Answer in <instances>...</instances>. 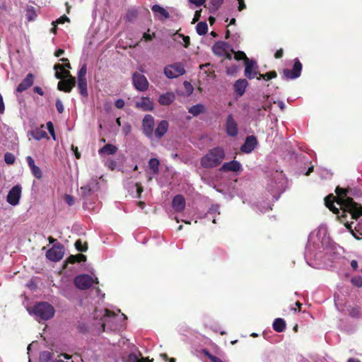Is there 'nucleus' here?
<instances>
[{
  "label": "nucleus",
  "instance_id": "nucleus-1",
  "mask_svg": "<svg viewBox=\"0 0 362 362\" xmlns=\"http://www.w3.org/2000/svg\"><path fill=\"white\" fill-rule=\"evenodd\" d=\"M349 188H341L339 186L336 187L337 197L329 194L325 198V206L334 214H337V218L349 230L351 235L359 240L354 233L351 224L347 221L346 214H349L351 219L357 221L362 216V206L354 202V199L348 197Z\"/></svg>",
  "mask_w": 362,
  "mask_h": 362
},
{
  "label": "nucleus",
  "instance_id": "nucleus-2",
  "mask_svg": "<svg viewBox=\"0 0 362 362\" xmlns=\"http://www.w3.org/2000/svg\"><path fill=\"white\" fill-rule=\"evenodd\" d=\"M225 156L226 153L222 147H214L201 158L200 164L204 168H214L222 163Z\"/></svg>",
  "mask_w": 362,
  "mask_h": 362
},
{
  "label": "nucleus",
  "instance_id": "nucleus-3",
  "mask_svg": "<svg viewBox=\"0 0 362 362\" xmlns=\"http://www.w3.org/2000/svg\"><path fill=\"white\" fill-rule=\"evenodd\" d=\"M32 313L38 320H48L54 316V309L49 303L47 302H41L37 303L33 307Z\"/></svg>",
  "mask_w": 362,
  "mask_h": 362
},
{
  "label": "nucleus",
  "instance_id": "nucleus-4",
  "mask_svg": "<svg viewBox=\"0 0 362 362\" xmlns=\"http://www.w3.org/2000/svg\"><path fill=\"white\" fill-rule=\"evenodd\" d=\"M164 74L168 78H175L185 74V70L182 63H174L164 67Z\"/></svg>",
  "mask_w": 362,
  "mask_h": 362
},
{
  "label": "nucleus",
  "instance_id": "nucleus-5",
  "mask_svg": "<svg viewBox=\"0 0 362 362\" xmlns=\"http://www.w3.org/2000/svg\"><path fill=\"white\" fill-rule=\"evenodd\" d=\"M64 255V245L57 242L53 246L47 251L46 257L48 259L52 262L60 261Z\"/></svg>",
  "mask_w": 362,
  "mask_h": 362
},
{
  "label": "nucleus",
  "instance_id": "nucleus-6",
  "mask_svg": "<svg viewBox=\"0 0 362 362\" xmlns=\"http://www.w3.org/2000/svg\"><path fill=\"white\" fill-rule=\"evenodd\" d=\"M93 282V279L88 274L78 275L74 280V285L80 290L88 289L92 286Z\"/></svg>",
  "mask_w": 362,
  "mask_h": 362
},
{
  "label": "nucleus",
  "instance_id": "nucleus-7",
  "mask_svg": "<svg viewBox=\"0 0 362 362\" xmlns=\"http://www.w3.org/2000/svg\"><path fill=\"white\" fill-rule=\"evenodd\" d=\"M132 82L134 88L139 91H146L148 88V81L146 77L138 72L132 74Z\"/></svg>",
  "mask_w": 362,
  "mask_h": 362
},
{
  "label": "nucleus",
  "instance_id": "nucleus-8",
  "mask_svg": "<svg viewBox=\"0 0 362 362\" xmlns=\"http://www.w3.org/2000/svg\"><path fill=\"white\" fill-rule=\"evenodd\" d=\"M302 71V64L298 58L294 59L293 69H285L283 71L284 76L286 79H295L300 76Z\"/></svg>",
  "mask_w": 362,
  "mask_h": 362
},
{
  "label": "nucleus",
  "instance_id": "nucleus-9",
  "mask_svg": "<svg viewBox=\"0 0 362 362\" xmlns=\"http://www.w3.org/2000/svg\"><path fill=\"white\" fill-rule=\"evenodd\" d=\"M154 118L151 115H146L142 121L143 133L148 137L151 139L154 131Z\"/></svg>",
  "mask_w": 362,
  "mask_h": 362
},
{
  "label": "nucleus",
  "instance_id": "nucleus-10",
  "mask_svg": "<svg viewBox=\"0 0 362 362\" xmlns=\"http://www.w3.org/2000/svg\"><path fill=\"white\" fill-rule=\"evenodd\" d=\"M21 187L16 185L13 187L8 192L6 197V201L13 206H16L19 203L21 197Z\"/></svg>",
  "mask_w": 362,
  "mask_h": 362
},
{
  "label": "nucleus",
  "instance_id": "nucleus-11",
  "mask_svg": "<svg viewBox=\"0 0 362 362\" xmlns=\"http://www.w3.org/2000/svg\"><path fill=\"white\" fill-rule=\"evenodd\" d=\"M99 183L95 179H91L86 185L80 188L81 194L83 198L89 197L93 192L98 189Z\"/></svg>",
  "mask_w": 362,
  "mask_h": 362
},
{
  "label": "nucleus",
  "instance_id": "nucleus-12",
  "mask_svg": "<svg viewBox=\"0 0 362 362\" xmlns=\"http://www.w3.org/2000/svg\"><path fill=\"white\" fill-rule=\"evenodd\" d=\"M226 132L228 136L233 137L237 136L238 133V124L231 114L226 118Z\"/></svg>",
  "mask_w": 362,
  "mask_h": 362
},
{
  "label": "nucleus",
  "instance_id": "nucleus-13",
  "mask_svg": "<svg viewBox=\"0 0 362 362\" xmlns=\"http://www.w3.org/2000/svg\"><path fill=\"white\" fill-rule=\"evenodd\" d=\"M258 142L257 137L251 135L246 137L245 143L241 146L240 151L245 153H251L257 146Z\"/></svg>",
  "mask_w": 362,
  "mask_h": 362
},
{
  "label": "nucleus",
  "instance_id": "nucleus-14",
  "mask_svg": "<svg viewBox=\"0 0 362 362\" xmlns=\"http://www.w3.org/2000/svg\"><path fill=\"white\" fill-rule=\"evenodd\" d=\"M76 81L75 77L62 79L58 82L57 88L61 91H64L65 93H70L74 88V87L76 86Z\"/></svg>",
  "mask_w": 362,
  "mask_h": 362
},
{
  "label": "nucleus",
  "instance_id": "nucleus-15",
  "mask_svg": "<svg viewBox=\"0 0 362 362\" xmlns=\"http://www.w3.org/2000/svg\"><path fill=\"white\" fill-rule=\"evenodd\" d=\"M256 62L249 59L245 62V76L248 79H252L257 76L258 71L255 70Z\"/></svg>",
  "mask_w": 362,
  "mask_h": 362
},
{
  "label": "nucleus",
  "instance_id": "nucleus-16",
  "mask_svg": "<svg viewBox=\"0 0 362 362\" xmlns=\"http://www.w3.org/2000/svg\"><path fill=\"white\" fill-rule=\"evenodd\" d=\"M219 170L223 172L237 173L242 170V165L239 161L233 160L224 163Z\"/></svg>",
  "mask_w": 362,
  "mask_h": 362
},
{
  "label": "nucleus",
  "instance_id": "nucleus-17",
  "mask_svg": "<svg viewBox=\"0 0 362 362\" xmlns=\"http://www.w3.org/2000/svg\"><path fill=\"white\" fill-rule=\"evenodd\" d=\"M151 10L154 13L155 18L160 21H164L170 18L169 12L158 4H154L151 6Z\"/></svg>",
  "mask_w": 362,
  "mask_h": 362
},
{
  "label": "nucleus",
  "instance_id": "nucleus-18",
  "mask_svg": "<svg viewBox=\"0 0 362 362\" xmlns=\"http://www.w3.org/2000/svg\"><path fill=\"white\" fill-rule=\"evenodd\" d=\"M55 70V77L57 79H66L74 77L69 70L64 69V66L61 64H55L54 66Z\"/></svg>",
  "mask_w": 362,
  "mask_h": 362
},
{
  "label": "nucleus",
  "instance_id": "nucleus-19",
  "mask_svg": "<svg viewBox=\"0 0 362 362\" xmlns=\"http://www.w3.org/2000/svg\"><path fill=\"white\" fill-rule=\"evenodd\" d=\"M230 47V45L228 42L218 41L214 45L212 50L215 55L222 57Z\"/></svg>",
  "mask_w": 362,
  "mask_h": 362
},
{
  "label": "nucleus",
  "instance_id": "nucleus-20",
  "mask_svg": "<svg viewBox=\"0 0 362 362\" xmlns=\"http://www.w3.org/2000/svg\"><path fill=\"white\" fill-rule=\"evenodd\" d=\"M34 83V75L31 73L27 74L26 77L18 86L16 91L22 93L33 86Z\"/></svg>",
  "mask_w": 362,
  "mask_h": 362
},
{
  "label": "nucleus",
  "instance_id": "nucleus-21",
  "mask_svg": "<svg viewBox=\"0 0 362 362\" xmlns=\"http://www.w3.org/2000/svg\"><path fill=\"white\" fill-rule=\"evenodd\" d=\"M26 160L32 175L36 179H41L42 177V172L38 166L35 165L34 159L31 156H28L26 157Z\"/></svg>",
  "mask_w": 362,
  "mask_h": 362
},
{
  "label": "nucleus",
  "instance_id": "nucleus-22",
  "mask_svg": "<svg viewBox=\"0 0 362 362\" xmlns=\"http://www.w3.org/2000/svg\"><path fill=\"white\" fill-rule=\"evenodd\" d=\"M172 206L177 212H182L185 208V199L181 194L175 196L173 199Z\"/></svg>",
  "mask_w": 362,
  "mask_h": 362
},
{
  "label": "nucleus",
  "instance_id": "nucleus-23",
  "mask_svg": "<svg viewBox=\"0 0 362 362\" xmlns=\"http://www.w3.org/2000/svg\"><path fill=\"white\" fill-rule=\"evenodd\" d=\"M168 126H169V124H168V121H166V120L160 121L158 123L155 131H153L155 136L158 139H161L167 132V131L168 129Z\"/></svg>",
  "mask_w": 362,
  "mask_h": 362
},
{
  "label": "nucleus",
  "instance_id": "nucleus-24",
  "mask_svg": "<svg viewBox=\"0 0 362 362\" xmlns=\"http://www.w3.org/2000/svg\"><path fill=\"white\" fill-rule=\"evenodd\" d=\"M135 107L144 111H149L153 109V104L149 98L143 97L140 101L136 103Z\"/></svg>",
  "mask_w": 362,
  "mask_h": 362
},
{
  "label": "nucleus",
  "instance_id": "nucleus-25",
  "mask_svg": "<svg viewBox=\"0 0 362 362\" xmlns=\"http://www.w3.org/2000/svg\"><path fill=\"white\" fill-rule=\"evenodd\" d=\"M247 86V81L245 78H240L235 82L234 90L239 96H242L245 93Z\"/></svg>",
  "mask_w": 362,
  "mask_h": 362
},
{
  "label": "nucleus",
  "instance_id": "nucleus-26",
  "mask_svg": "<svg viewBox=\"0 0 362 362\" xmlns=\"http://www.w3.org/2000/svg\"><path fill=\"white\" fill-rule=\"evenodd\" d=\"M44 125L42 124L40 128H35L32 130L30 134L36 140H41L44 138H47V132L43 129Z\"/></svg>",
  "mask_w": 362,
  "mask_h": 362
},
{
  "label": "nucleus",
  "instance_id": "nucleus-27",
  "mask_svg": "<svg viewBox=\"0 0 362 362\" xmlns=\"http://www.w3.org/2000/svg\"><path fill=\"white\" fill-rule=\"evenodd\" d=\"M175 99V95L172 93L163 94L159 97L158 102L162 105H170Z\"/></svg>",
  "mask_w": 362,
  "mask_h": 362
},
{
  "label": "nucleus",
  "instance_id": "nucleus-28",
  "mask_svg": "<svg viewBox=\"0 0 362 362\" xmlns=\"http://www.w3.org/2000/svg\"><path fill=\"white\" fill-rule=\"evenodd\" d=\"M117 151V147L113 144H107L105 145L103 148H101L98 153L100 155H113Z\"/></svg>",
  "mask_w": 362,
  "mask_h": 362
},
{
  "label": "nucleus",
  "instance_id": "nucleus-29",
  "mask_svg": "<svg viewBox=\"0 0 362 362\" xmlns=\"http://www.w3.org/2000/svg\"><path fill=\"white\" fill-rule=\"evenodd\" d=\"M272 327L277 332H282L286 329V322L282 318H276L273 322Z\"/></svg>",
  "mask_w": 362,
  "mask_h": 362
},
{
  "label": "nucleus",
  "instance_id": "nucleus-30",
  "mask_svg": "<svg viewBox=\"0 0 362 362\" xmlns=\"http://www.w3.org/2000/svg\"><path fill=\"white\" fill-rule=\"evenodd\" d=\"M77 87L81 95L86 98L88 95L87 80L77 81Z\"/></svg>",
  "mask_w": 362,
  "mask_h": 362
},
{
  "label": "nucleus",
  "instance_id": "nucleus-31",
  "mask_svg": "<svg viewBox=\"0 0 362 362\" xmlns=\"http://www.w3.org/2000/svg\"><path fill=\"white\" fill-rule=\"evenodd\" d=\"M160 161L156 158H151L148 161V167L152 170L154 175H158L159 173Z\"/></svg>",
  "mask_w": 362,
  "mask_h": 362
},
{
  "label": "nucleus",
  "instance_id": "nucleus-32",
  "mask_svg": "<svg viewBox=\"0 0 362 362\" xmlns=\"http://www.w3.org/2000/svg\"><path fill=\"white\" fill-rule=\"evenodd\" d=\"M204 111V106L202 104H197L189 109V112L193 116H197Z\"/></svg>",
  "mask_w": 362,
  "mask_h": 362
},
{
  "label": "nucleus",
  "instance_id": "nucleus-33",
  "mask_svg": "<svg viewBox=\"0 0 362 362\" xmlns=\"http://www.w3.org/2000/svg\"><path fill=\"white\" fill-rule=\"evenodd\" d=\"M197 33L199 35H204L208 32V25L205 21L199 22L196 26Z\"/></svg>",
  "mask_w": 362,
  "mask_h": 362
},
{
  "label": "nucleus",
  "instance_id": "nucleus-34",
  "mask_svg": "<svg viewBox=\"0 0 362 362\" xmlns=\"http://www.w3.org/2000/svg\"><path fill=\"white\" fill-rule=\"evenodd\" d=\"M257 74H259V76L257 77V79H264L265 81H269L272 78H275L276 76H277V74L275 71H269L266 74H259L258 73Z\"/></svg>",
  "mask_w": 362,
  "mask_h": 362
},
{
  "label": "nucleus",
  "instance_id": "nucleus-35",
  "mask_svg": "<svg viewBox=\"0 0 362 362\" xmlns=\"http://www.w3.org/2000/svg\"><path fill=\"white\" fill-rule=\"evenodd\" d=\"M52 353L48 351H42L40 354L39 360L40 362H49L52 359Z\"/></svg>",
  "mask_w": 362,
  "mask_h": 362
},
{
  "label": "nucleus",
  "instance_id": "nucleus-36",
  "mask_svg": "<svg viewBox=\"0 0 362 362\" xmlns=\"http://www.w3.org/2000/svg\"><path fill=\"white\" fill-rule=\"evenodd\" d=\"M223 3V0H211L209 3V9L211 12L216 11Z\"/></svg>",
  "mask_w": 362,
  "mask_h": 362
},
{
  "label": "nucleus",
  "instance_id": "nucleus-37",
  "mask_svg": "<svg viewBox=\"0 0 362 362\" xmlns=\"http://www.w3.org/2000/svg\"><path fill=\"white\" fill-rule=\"evenodd\" d=\"M87 67L86 64H83L78 71L77 78L78 81L86 80Z\"/></svg>",
  "mask_w": 362,
  "mask_h": 362
},
{
  "label": "nucleus",
  "instance_id": "nucleus-38",
  "mask_svg": "<svg viewBox=\"0 0 362 362\" xmlns=\"http://www.w3.org/2000/svg\"><path fill=\"white\" fill-rule=\"evenodd\" d=\"M230 50L234 53V58L237 61L244 60V62H245L246 59H248L245 53L243 51L235 52L233 49H230Z\"/></svg>",
  "mask_w": 362,
  "mask_h": 362
},
{
  "label": "nucleus",
  "instance_id": "nucleus-39",
  "mask_svg": "<svg viewBox=\"0 0 362 362\" xmlns=\"http://www.w3.org/2000/svg\"><path fill=\"white\" fill-rule=\"evenodd\" d=\"M361 216H362L360 217ZM353 231L356 234V237L360 238L359 240L362 239V218L358 222Z\"/></svg>",
  "mask_w": 362,
  "mask_h": 362
},
{
  "label": "nucleus",
  "instance_id": "nucleus-40",
  "mask_svg": "<svg viewBox=\"0 0 362 362\" xmlns=\"http://www.w3.org/2000/svg\"><path fill=\"white\" fill-rule=\"evenodd\" d=\"M16 157L15 156L9 152H6L4 154V161L8 165H13L15 163Z\"/></svg>",
  "mask_w": 362,
  "mask_h": 362
},
{
  "label": "nucleus",
  "instance_id": "nucleus-41",
  "mask_svg": "<svg viewBox=\"0 0 362 362\" xmlns=\"http://www.w3.org/2000/svg\"><path fill=\"white\" fill-rule=\"evenodd\" d=\"M72 293L73 288L71 287L64 288L61 291L62 295L69 299L73 297Z\"/></svg>",
  "mask_w": 362,
  "mask_h": 362
},
{
  "label": "nucleus",
  "instance_id": "nucleus-42",
  "mask_svg": "<svg viewBox=\"0 0 362 362\" xmlns=\"http://www.w3.org/2000/svg\"><path fill=\"white\" fill-rule=\"evenodd\" d=\"M37 16L36 12L33 8H28L26 11V18L28 21H33Z\"/></svg>",
  "mask_w": 362,
  "mask_h": 362
},
{
  "label": "nucleus",
  "instance_id": "nucleus-43",
  "mask_svg": "<svg viewBox=\"0 0 362 362\" xmlns=\"http://www.w3.org/2000/svg\"><path fill=\"white\" fill-rule=\"evenodd\" d=\"M75 247L80 252H86L88 250L87 244L86 243L85 245H83L82 241L80 239L76 241Z\"/></svg>",
  "mask_w": 362,
  "mask_h": 362
},
{
  "label": "nucleus",
  "instance_id": "nucleus-44",
  "mask_svg": "<svg viewBox=\"0 0 362 362\" xmlns=\"http://www.w3.org/2000/svg\"><path fill=\"white\" fill-rule=\"evenodd\" d=\"M105 165L111 170H114L117 167V163L114 160L109 159L106 161Z\"/></svg>",
  "mask_w": 362,
  "mask_h": 362
},
{
  "label": "nucleus",
  "instance_id": "nucleus-45",
  "mask_svg": "<svg viewBox=\"0 0 362 362\" xmlns=\"http://www.w3.org/2000/svg\"><path fill=\"white\" fill-rule=\"evenodd\" d=\"M140 358L134 353H131L128 355L125 362H139Z\"/></svg>",
  "mask_w": 362,
  "mask_h": 362
},
{
  "label": "nucleus",
  "instance_id": "nucleus-46",
  "mask_svg": "<svg viewBox=\"0 0 362 362\" xmlns=\"http://www.w3.org/2000/svg\"><path fill=\"white\" fill-rule=\"evenodd\" d=\"M353 285L361 288L362 287V277L361 276H355L353 277L351 280Z\"/></svg>",
  "mask_w": 362,
  "mask_h": 362
},
{
  "label": "nucleus",
  "instance_id": "nucleus-47",
  "mask_svg": "<svg viewBox=\"0 0 362 362\" xmlns=\"http://www.w3.org/2000/svg\"><path fill=\"white\" fill-rule=\"evenodd\" d=\"M349 315L354 317H358L360 315V308L354 307L349 310Z\"/></svg>",
  "mask_w": 362,
  "mask_h": 362
},
{
  "label": "nucleus",
  "instance_id": "nucleus-48",
  "mask_svg": "<svg viewBox=\"0 0 362 362\" xmlns=\"http://www.w3.org/2000/svg\"><path fill=\"white\" fill-rule=\"evenodd\" d=\"M204 352L205 355L208 357L209 359H210L211 362H224L220 358L210 354L208 351H205Z\"/></svg>",
  "mask_w": 362,
  "mask_h": 362
},
{
  "label": "nucleus",
  "instance_id": "nucleus-49",
  "mask_svg": "<svg viewBox=\"0 0 362 362\" xmlns=\"http://www.w3.org/2000/svg\"><path fill=\"white\" fill-rule=\"evenodd\" d=\"M47 128L49 133L53 138V139L55 140L56 136H55V133H54V125L52 122L49 121L47 123Z\"/></svg>",
  "mask_w": 362,
  "mask_h": 362
},
{
  "label": "nucleus",
  "instance_id": "nucleus-50",
  "mask_svg": "<svg viewBox=\"0 0 362 362\" xmlns=\"http://www.w3.org/2000/svg\"><path fill=\"white\" fill-rule=\"evenodd\" d=\"M77 262V259L76 258V255H71L66 260L64 263V268L66 267L68 264H74Z\"/></svg>",
  "mask_w": 362,
  "mask_h": 362
},
{
  "label": "nucleus",
  "instance_id": "nucleus-51",
  "mask_svg": "<svg viewBox=\"0 0 362 362\" xmlns=\"http://www.w3.org/2000/svg\"><path fill=\"white\" fill-rule=\"evenodd\" d=\"M178 36L182 38L183 42H184L183 45H184L185 47L187 48L189 46V45H190V38H189V36H185V35H184L182 34H178Z\"/></svg>",
  "mask_w": 362,
  "mask_h": 362
},
{
  "label": "nucleus",
  "instance_id": "nucleus-52",
  "mask_svg": "<svg viewBox=\"0 0 362 362\" xmlns=\"http://www.w3.org/2000/svg\"><path fill=\"white\" fill-rule=\"evenodd\" d=\"M149 29L148 30V31L146 33H144V35H143V38L144 39L145 41H151L153 40V38L155 37L156 35L154 33H153L152 34H149Z\"/></svg>",
  "mask_w": 362,
  "mask_h": 362
},
{
  "label": "nucleus",
  "instance_id": "nucleus-53",
  "mask_svg": "<svg viewBox=\"0 0 362 362\" xmlns=\"http://www.w3.org/2000/svg\"><path fill=\"white\" fill-rule=\"evenodd\" d=\"M64 201L67 203L69 206H72L75 203V200L73 196L69 194H66L64 197Z\"/></svg>",
  "mask_w": 362,
  "mask_h": 362
},
{
  "label": "nucleus",
  "instance_id": "nucleus-54",
  "mask_svg": "<svg viewBox=\"0 0 362 362\" xmlns=\"http://www.w3.org/2000/svg\"><path fill=\"white\" fill-rule=\"evenodd\" d=\"M56 108L58 112L60 114L64 112V105L59 99L56 100Z\"/></svg>",
  "mask_w": 362,
  "mask_h": 362
},
{
  "label": "nucleus",
  "instance_id": "nucleus-55",
  "mask_svg": "<svg viewBox=\"0 0 362 362\" xmlns=\"http://www.w3.org/2000/svg\"><path fill=\"white\" fill-rule=\"evenodd\" d=\"M57 24H63L65 22H69V18L66 16L64 15L61 16L59 18H58L56 21H54Z\"/></svg>",
  "mask_w": 362,
  "mask_h": 362
},
{
  "label": "nucleus",
  "instance_id": "nucleus-56",
  "mask_svg": "<svg viewBox=\"0 0 362 362\" xmlns=\"http://www.w3.org/2000/svg\"><path fill=\"white\" fill-rule=\"evenodd\" d=\"M117 315L113 312L108 309H105V315L104 317L107 318L115 317Z\"/></svg>",
  "mask_w": 362,
  "mask_h": 362
},
{
  "label": "nucleus",
  "instance_id": "nucleus-57",
  "mask_svg": "<svg viewBox=\"0 0 362 362\" xmlns=\"http://www.w3.org/2000/svg\"><path fill=\"white\" fill-rule=\"evenodd\" d=\"M124 101L122 99H118L115 101V105L118 109H122L124 106Z\"/></svg>",
  "mask_w": 362,
  "mask_h": 362
},
{
  "label": "nucleus",
  "instance_id": "nucleus-58",
  "mask_svg": "<svg viewBox=\"0 0 362 362\" xmlns=\"http://www.w3.org/2000/svg\"><path fill=\"white\" fill-rule=\"evenodd\" d=\"M201 13L202 10L196 11L194 15V18L192 20V23H194L195 22L198 21L201 17Z\"/></svg>",
  "mask_w": 362,
  "mask_h": 362
},
{
  "label": "nucleus",
  "instance_id": "nucleus-59",
  "mask_svg": "<svg viewBox=\"0 0 362 362\" xmlns=\"http://www.w3.org/2000/svg\"><path fill=\"white\" fill-rule=\"evenodd\" d=\"M206 0H189V2L197 6H200L205 3Z\"/></svg>",
  "mask_w": 362,
  "mask_h": 362
},
{
  "label": "nucleus",
  "instance_id": "nucleus-60",
  "mask_svg": "<svg viewBox=\"0 0 362 362\" xmlns=\"http://www.w3.org/2000/svg\"><path fill=\"white\" fill-rule=\"evenodd\" d=\"M76 258L77 259V262H81L86 261V256L83 254L76 255Z\"/></svg>",
  "mask_w": 362,
  "mask_h": 362
},
{
  "label": "nucleus",
  "instance_id": "nucleus-61",
  "mask_svg": "<svg viewBox=\"0 0 362 362\" xmlns=\"http://www.w3.org/2000/svg\"><path fill=\"white\" fill-rule=\"evenodd\" d=\"M136 192L138 194V197H140L141 192H143V187H142L141 184L139 182L136 183Z\"/></svg>",
  "mask_w": 362,
  "mask_h": 362
},
{
  "label": "nucleus",
  "instance_id": "nucleus-62",
  "mask_svg": "<svg viewBox=\"0 0 362 362\" xmlns=\"http://www.w3.org/2000/svg\"><path fill=\"white\" fill-rule=\"evenodd\" d=\"M283 54H284V51H283V49L282 48H280L279 49H278L275 54H274V57L276 59H280L283 57Z\"/></svg>",
  "mask_w": 362,
  "mask_h": 362
},
{
  "label": "nucleus",
  "instance_id": "nucleus-63",
  "mask_svg": "<svg viewBox=\"0 0 362 362\" xmlns=\"http://www.w3.org/2000/svg\"><path fill=\"white\" fill-rule=\"evenodd\" d=\"M238 4H239L238 11H241L246 8V5L245 4L244 0H238Z\"/></svg>",
  "mask_w": 362,
  "mask_h": 362
},
{
  "label": "nucleus",
  "instance_id": "nucleus-64",
  "mask_svg": "<svg viewBox=\"0 0 362 362\" xmlns=\"http://www.w3.org/2000/svg\"><path fill=\"white\" fill-rule=\"evenodd\" d=\"M33 90L35 93H37V94L40 95H44V91L42 90V89L39 87V86H35L34 88H33Z\"/></svg>",
  "mask_w": 362,
  "mask_h": 362
}]
</instances>
